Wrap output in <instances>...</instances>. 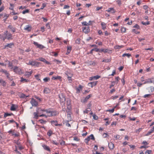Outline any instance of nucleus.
<instances>
[{"label":"nucleus","instance_id":"obj_22","mask_svg":"<svg viewBox=\"0 0 154 154\" xmlns=\"http://www.w3.org/2000/svg\"><path fill=\"white\" fill-rule=\"evenodd\" d=\"M19 96L21 98H24L26 97H28L29 96H26L25 94L23 93H20L19 94Z\"/></svg>","mask_w":154,"mask_h":154},{"label":"nucleus","instance_id":"obj_10","mask_svg":"<svg viewBox=\"0 0 154 154\" xmlns=\"http://www.w3.org/2000/svg\"><path fill=\"white\" fill-rule=\"evenodd\" d=\"M82 30L83 32L85 33H88L90 31L89 27L88 26L83 28Z\"/></svg>","mask_w":154,"mask_h":154},{"label":"nucleus","instance_id":"obj_46","mask_svg":"<svg viewBox=\"0 0 154 154\" xmlns=\"http://www.w3.org/2000/svg\"><path fill=\"white\" fill-rule=\"evenodd\" d=\"M110 60L109 59H104L103 60L102 62L108 63L110 62Z\"/></svg>","mask_w":154,"mask_h":154},{"label":"nucleus","instance_id":"obj_59","mask_svg":"<svg viewBox=\"0 0 154 154\" xmlns=\"http://www.w3.org/2000/svg\"><path fill=\"white\" fill-rule=\"evenodd\" d=\"M52 134V132L51 131H49L47 133V134L49 136H51V134Z\"/></svg>","mask_w":154,"mask_h":154},{"label":"nucleus","instance_id":"obj_16","mask_svg":"<svg viewBox=\"0 0 154 154\" xmlns=\"http://www.w3.org/2000/svg\"><path fill=\"white\" fill-rule=\"evenodd\" d=\"M108 146L109 148L110 149H113L114 148V144L111 142L109 143Z\"/></svg>","mask_w":154,"mask_h":154},{"label":"nucleus","instance_id":"obj_1","mask_svg":"<svg viewBox=\"0 0 154 154\" xmlns=\"http://www.w3.org/2000/svg\"><path fill=\"white\" fill-rule=\"evenodd\" d=\"M4 38H3V41H5L6 39L9 40L12 39V35L11 33H8L7 31H6L4 32Z\"/></svg>","mask_w":154,"mask_h":154},{"label":"nucleus","instance_id":"obj_26","mask_svg":"<svg viewBox=\"0 0 154 154\" xmlns=\"http://www.w3.org/2000/svg\"><path fill=\"white\" fill-rule=\"evenodd\" d=\"M29 81V80L26 79H24L23 77H21L20 82H28Z\"/></svg>","mask_w":154,"mask_h":154},{"label":"nucleus","instance_id":"obj_25","mask_svg":"<svg viewBox=\"0 0 154 154\" xmlns=\"http://www.w3.org/2000/svg\"><path fill=\"white\" fill-rule=\"evenodd\" d=\"M101 25L102 26V29L105 30L106 29V24L102 22Z\"/></svg>","mask_w":154,"mask_h":154},{"label":"nucleus","instance_id":"obj_60","mask_svg":"<svg viewBox=\"0 0 154 154\" xmlns=\"http://www.w3.org/2000/svg\"><path fill=\"white\" fill-rule=\"evenodd\" d=\"M80 39L79 38L77 39L75 41V42L77 44H79L80 43Z\"/></svg>","mask_w":154,"mask_h":154},{"label":"nucleus","instance_id":"obj_12","mask_svg":"<svg viewBox=\"0 0 154 154\" xmlns=\"http://www.w3.org/2000/svg\"><path fill=\"white\" fill-rule=\"evenodd\" d=\"M106 11L108 12H111L112 13H114L116 12V10L113 8H109L108 9L106 10Z\"/></svg>","mask_w":154,"mask_h":154},{"label":"nucleus","instance_id":"obj_33","mask_svg":"<svg viewBox=\"0 0 154 154\" xmlns=\"http://www.w3.org/2000/svg\"><path fill=\"white\" fill-rule=\"evenodd\" d=\"M131 56V54H126V53L122 55V57H125V56H127L128 58L129 57Z\"/></svg>","mask_w":154,"mask_h":154},{"label":"nucleus","instance_id":"obj_13","mask_svg":"<svg viewBox=\"0 0 154 154\" xmlns=\"http://www.w3.org/2000/svg\"><path fill=\"white\" fill-rule=\"evenodd\" d=\"M39 60L45 63L48 64H50L51 63L47 61L45 59L43 58H40L39 59Z\"/></svg>","mask_w":154,"mask_h":154},{"label":"nucleus","instance_id":"obj_57","mask_svg":"<svg viewBox=\"0 0 154 154\" xmlns=\"http://www.w3.org/2000/svg\"><path fill=\"white\" fill-rule=\"evenodd\" d=\"M67 105L68 106H70V101L69 100H68L67 101Z\"/></svg>","mask_w":154,"mask_h":154},{"label":"nucleus","instance_id":"obj_43","mask_svg":"<svg viewBox=\"0 0 154 154\" xmlns=\"http://www.w3.org/2000/svg\"><path fill=\"white\" fill-rule=\"evenodd\" d=\"M34 118L36 119H37L38 116V113L37 112H34Z\"/></svg>","mask_w":154,"mask_h":154},{"label":"nucleus","instance_id":"obj_52","mask_svg":"<svg viewBox=\"0 0 154 154\" xmlns=\"http://www.w3.org/2000/svg\"><path fill=\"white\" fill-rule=\"evenodd\" d=\"M54 62H56L57 63V64H60V63H61V61H59V60H54Z\"/></svg>","mask_w":154,"mask_h":154},{"label":"nucleus","instance_id":"obj_35","mask_svg":"<svg viewBox=\"0 0 154 154\" xmlns=\"http://www.w3.org/2000/svg\"><path fill=\"white\" fill-rule=\"evenodd\" d=\"M123 47V45H117L116 46H115L114 47V48L115 49H120L121 48H122Z\"/></svg>","mask_w":154,"mask_h":154},{"label":"nucleus","instance_id":"obj_24","mask_svg":"<svg viewBox=\"0 0 154 154\" xmlns=\"http://www.w3.org/2000/svg\"><path fill=\"white\" fill-rule=\"evenodd\" d=\"M82 88V86L80 85L79 86V87L76 88V93H79L80 92V90H81Z\"/></svg>","mask_w":154,"mask_h":154},{"label":"nucleus","instance_id":"obj_62","mask_svg":"<svg viewBox=\"0 0 154 154\" xmlns=\"http://www.w3.org/2000/svg\"><path fill=\"white\" fill-rule=\"evenodd\" d=\"M142 144H144V145H148V143L147 142H146L145 141H143L142 142Z\"/></svg>","mask_w":154,"mask_h":154},{"label":"nucleus","instance_id":"obj_44","mask_svg":"<svg viewBox=\"0 0 154 154\" xmlns=\"http://www.w3.org/2000/svg\"><path fill=\"white\" fill-rule=\"evenodd\" d=\"M91 111V109L90 108H88L87 109H86L84 111V113H88V112H89Z\"/></svg>","mask_w":154,"mask_h":154},{"label":"nucleus","instance_id":"obj_38","mask_svg":"<svg viewBox=\"0 0 154 154\" xmlns=\"http://www.w3.org/2000/svg\"><path fill=\"white\" fill-rule=\"evenodd\" d=\"M150 91H149V93H152L154 91V88L153 86H150L149 87Z\"/></svg>","mask_w":154,"mask_h":154},{"label":"nucleus","instance_id":"obj_34","mask_svg":"<svg viewBox=\"0 0 154 154\" xmlns=\"http://www.w3.org/2000/svg\"><path fill=\"white\" fill-rule=\"evenodd\" d=\"M10 7L9 8V9L12 11H14V5L13 4H12L11 3H10Z\"/></svg>","mask_w":154,"mask_h":154},{"label":"nucleus","instance_id":"obj_21","mask_svg":"<svg viewBox=\"0 0 154 154\" xmlns=\"http://www.w3.org/2000/svg\"><path fill=\"white\" fill-rule=\"evenodd\" d=\"M31 28L29 25H27L24 28V29L28 31H30L31 30Z\"/></svg>","mask_w":154,"mask_h":154},{"label":"nucleus","instance_id":"obj_17","mask_svg":"<svg viewBox=\"0 0 154 154\" xmlns=\"http://www.w3.org/2000/svg\"><path fill=\"white\" fill-rule=\"evenodd\" d=\"M147 83H152L154 82V79H146Z\"/></svg>","mask_w":154,"mask_h":154},{"label":"nucleus","instance_id":"obj_45","mask_svg":"<svg viewBox=\"0 0 154 154\" xmlns=\"http://www.w3.org/2000/svg\"><path fill=\"white\" fill-rule=\"evenodd\" d=\"M93 78H94V79H97L100 78V76L99 75H97L95 76H94L93 77Z\"/></svg>","mask_w":154,"mask_h":154},{"label":"nucleus","instance_id":"obj_49","mask_svg":"<svg viewBox=\"0 0 154 154\" xmlns=\"http://www.w3.org/2000/svg\"><path fill=\"white\" fill-rule=\"evenodd\" d=\"M89 137H90V139L92 140H94L95 138L93 134H91L89 136Z\"/></svg>","mask_w":154,"mask_h":154},{"label":"nucleus","instance_id":"obj_4","mask_svg":"<svg viewBox=\"0 0 154 154\" xmlns=\"http://www.w3.org/2000/svg\"><path fill=\"white\" fill-rule=\"evenodd\" d=\"M85 63H86L88 65H92L95 66L96 65L97 63L94 61H92L91 60H88L85 62Z\"/></svg>","mask_w":154,"mask_h":154},{"label":"nucleus","instance_id":"obj_29","mask_svg":"<svg viewBox=\"0 0 154 154\" xmlns=\"http://www.w3.org/2000/svg\"><path fill=\"white\" fill-rule=\"evenodd\" d=\"M10 109L11 111H15L16 110L15 105L14 104H12Z\"/></svg>","mask_w":154,"mask_h":154},{"label":"nucleus","instance_id":"obj_42","mask_svg":"<svg viewBox=\"0 0 154 154\" xmlns=\"http://www.w3.org/2000/svg\"><path fill=\"white\" fill-rule=\"evenodd\" d=\"M46 4L45 3H43L42 4V6L41 8L40 9L41 10L43 9V8L46 6Z\"/></svg>","mask_w":154,"mask_h":154},{"label":"nucleus","instance_id":"obj_8","mask_svg":"<svg viewBox=\"0 0 154 154\" xmlns=\"http://www.w3.org/2000/svg\"><path fill=\"white\" fill-rule=\"evenodd\" d=\"M112 51L108 49H101L100 50V52H103L105 53H111Z\"/></svg>","mask_w":154,"mask_h":154},{"label":"nucleus","instance_id":"obj_56","mask_svg":"<svg viewBox=\"0 0 154 154\" xmlns=\"http://www.w3.org/2000/svg\"><path fill=\"white\" fill-rule=\"evenodd\" d=\"M35 77L37 80H40V79H39V75H35Z\"/></svg>","mask_w":154,"mask_h":154},{"label":"nucleus","instance_id":"obj_47","mask_svg":"<svg viewBox=\"0 0 154 154\" xmlns=\"http://www.w3.org/2000/svg\"><path fill=\"white\" fill-rule=\"evenodd\" d=\"M29 12V10L28 9H26L25 10L23 11L22 12V13L23 14H25L26 13H28Z\"/></svg>","mask_w":154,"mask_h":154},{"label":"nucleus","instance_id":"obj_19","mask_svg":"<svg viewBox=\"0 0 154 154\" xmlns=\"http://www.w3.org/2000/svg\"><path fill=\"white\" fill-rule=\"evenodd\" d=\"M72 50L71 46H68L67 47V52L66 53V54L68 55L71 52Z\"/></svg>","mask_w":154,"mask_h":154},{"label":"nucleus","instance_id":"obj_27","mask_svg":"<svg viewBox=\"0 0 154 154\" xmlns=\"http://www.w3.org/2000/svg\"><path fill=\"white\" fill-rule=\"evenodd\" d=\"M32 73V72H26L25 73L24 75V76H27V77H29L31 75Z\"/></svg>","mask_w":154,"mask_h":154},{"label":"nucleus","instance_id":"obj_11","mask_svg":"<svg viewBox=\"0 0 154 154\" xmlns=\"http://www.w3.org/2000/svg\"><path fill=\"white\" fill-rule=\"evenodd\" d=\"M97 84V82H91L88 83V85L89 86L91 87V88H92L94 86H95Z\"/></svg>","mask_w":154,"mask_h":154},{"label":"nucleus","instance_id":"obj_14","mask_svg":"<svg viewBox=\"0 0 154 154\" xmlns=\"http://www.w3.org/2000/svg\"><path fill=\"white\" fill-rule=\"evenodd\" d=\"M14 45V44L13 43H10L8 44L7 45H5V46L4 48H11L12 46Z\"/></svg>","mask_w":154,"mask_h":154},{"label":"nucleus","instance_id":"obj_58","mask_svg":"<svg viewBox=\"0 0 154 154\" xmlns=\"http://www.w3.org/2000/svg\"><path fill=\"white\" fill-rule=\"evenodd\" d=\"M44 149L47 150V151H49L50 150V149H49V147L47 146H45L44 147Z\"/></svg>","mask_w":154,"mask_h":154},{"label":"nucleus","instance_id":"obj_28","mask_svg":"<svg viewBox=\"0 0 154 154\" xmlns=\"http://www.w3.org/2000/svg\"><path fill=\"white\" fill-rule=\"evenodd\" d=\"M44 91L45 93L46 94H48L50 92V90L49 88H45Z\"/></svg>","mask_w":154,"mask_h":154},{"label":"nucleus","instance_id":"obj_18","mask_svg":"<svg viewBox=\"0 0 154 154\" xmlns=\"http://www.w3.org/2000/svg\"><path fill=\"white\" fill-rule=\"evenodd\" d=\"M8 28L11 29V30L13 32H15L16 30L15 28L13 27L11 25H9L8 26Z\"/></svg>","mask_w":154,"mask_h":154},{"label":"nucleus","instance_id":"obj_63","mask_svg":"<svg viewBox=\"0 0 154 154\" xmlns=\"http://www.w3.org/2000/svg\"><path fill=\"white\" fill-rule=\"evenodd\" d=\"M69 8V5H66L64 6L63 8L64 9H68V8Z\"/></svg>","mask_w":154,"mask_h":154},{"label":"nucleus","instance_id":"obj_20","mask_svg":"<svg viewBox=\"0 0 154 154\" xmlns=\"http://www.w3.org/2000/svg\"><path fill=\"white\" fill-rule=\"evenodd\" d=\"M0 83L3 86H6V82L3 80L0 79Z\"/></svg>","mask_w":154,"mask_h":154},{"label":"nucleus","instance_id":"obj_3","mask_svg":"<svg viewBox=\"0 0 154 154\" xmlns=\"http://www.w3.org/2000/svg\"><path fill=\"white\" fill-rule=\"evenodd\" d=\"M0 72L4 73L6 75L7 78L9 80H11V79L9 77L10 75L9 73L6 70L2 69L0 70Z\"/></svg>","mask_w":154,"mask_h":154},{"label":"nucleus","instance_id":"obj_40","mask_svg":"<svg viewBox=\"0 0 154 154\" xmlns=\"http://www.w3.org/2000/svg\"><path fill=\"white\" fill-rule=\"evenodd\" d=\"M67 116L68 119L70 121H71L72 119V118L70 113H68L67 114Z\"/></svg>","mask_w":154,"mask_h":154},{"label":"nucleus","instance_id":"obj_55","mask_svg":"<svg viewBox=\"0 0 154 154\" xmlns=\"http://www.w3.org/2000/svg\"><path fill=\"white\" fill-rule=\"evenodd\" d=\"M151 94H146L144 95L143 97L144 98H146L147 97H148L151 96Z\"/></svg>","mask_w":154,"mask_h":154},{"label":"nucleus","instance_id":"obj_30","mask_svg":"<svg viewBox=\"0 0 154 154\" xmlns=\"http://www.w3.org/2000/svg\"><path fill=\"white\" fill-rule=\"evenodd\" d=\"M91 97V95H89L86 96L85 99L84 100V101L83 102H85L87 101V100L90 98Z\"/></svg>","mask_w":154,"mask_h":154},{"label":"nucleus","instance_id":"obj_6","mask_svg":"<svg viewBox=\"0 0 154 154\" xmlns=\"http://www.w3.org/2000/svg\"><path fill=\"white\" fill-rule=\"evenodd\" d=\"M33 44L35 45L38 48L40 49H42L45 48V47L43 45H42L39 44H38V43L35 42H33Z\"/></svg>","mask_w":154,"mask_h":154},{"label":"nucleus","instance_id":"obj_5","mask_svg":"<svg viewBox=\"0 0 154 154\" xmlns=\"http://www.w3.org/2000/svg\"><path fill=\"white\" fill-rule=\"evenodd\" d=\"M60 101L61 102L63 103L65 101V97L63 94H61L59 95Z\"/></svg>","mask_w":154,"mask_h":154},{"label":"nucleus","instance_id":"obj_64","mask_svg":"<svg viewBox=\"0 0 154 154\" xmlns=\"http://www.w3.org/2000/svg\"><path fill=\"white\" fill-rule=\"evenodd\" d=\"M134 27L136 28L137 29H139L140 28L139 26L137 24H136L135 25H134Z\"/></svg>","mask_w":154,"mask_h":154},{"label":"nucleus","instance_id":"obj_50","mask_svg":"<svg viewBox=\"0 0 154 154\" xmlns=\"http://www.w3.org/2000/svg\"><path fill=\"white\" fill-rule=\"evenodd\" d=\"M152 152L151 150H147L145 152V153L146 154H150Z\"/></svg>","mask_w":154,"mask_h":154},{"label":"nucleus","instance_id":"obj_39","mask_svg":"<svg viewBox=\"0 0 154 154\" xmlns=\"http://www.w3.org/2000/svg\"><path fill=\"white\" fill-rule=\"evenodd\" d=\"M116 106H115L114 108H112L111 109H109L108 110H107V111L111 113H112L114 112V109L115 108H116Z\"/></svg>","mask_w":154,"mask_h":154},{"label":"nucleus","instance_id":"obj_51","mask_svg":"<svg viewBox=\"0 0 154 154\" xmlns=\"http://www.w3.org/2000/svg\"><path fill=\"white\" fill-rule=\"evenodd\" d=\"M11 115V114H9L8 113H6L5 114H4V117L5 118L6 117L8 116H10Z\"/></svg>","mask_w":154,"mask_h":154},{"label":"nucleus","instance_id":"obj_48","mask_svg":"<svg viewBox=\"0 0 154 154\" xmlns=\"http://www.w3.org/2000/svg\"><path fill=\"white\" fill-rule=\"evenodd\" d=\"M121 31L122 32H125L126 31V28L122 27L121 29Z\"/></svg>","mask_w":154,"mask_h":154},{"label":"nucleus","instance_id":"obj_15","mask_svg":"<svg viewBox=\"0 0 154 154\" xmlns=\"http://www.w3.org/2000/svg\"><path fill=\"white\" fill-rule=\"evenodd\" d=\"M31 103L32 105L36 106L38 105L37 102L34 99H32L31 101Z\"/></svg>","mask_w":154,"mask_h":154},{"label":"nucleus","instance_id":"obj_53","mask_svg":"<svg viewBox=\"0 0 154 154\" xmlns=\"http://www.w3.org/2000/svg\"><path fill=\"white\" fill-rule=\"evenodd\" d=\"M93 118L95 120H97L98 119V117L97 116L94 114L93 115Z\"/></svg>","mask_w":154,"mask_h":154},{"label":"nucleus","instance_id":"obj_23","mask_svg":"<svg viewBox=\"0 0 154 154\" xmlns=\"http://www.w3.org/2000/svg\"><path fill=\"white\" fill-rule=\"evenodd\" d=\"M82 24L84 25L88 26V25L91 24V21H90L88 23L85 21L82 23Z\"/></svg>","mask_w":154,"mask_h":154},{"label":"nucleus","instance_id":"obj_41","mask_svg":"<svg viewBox=\"0 0 154 154\" xmlns=\"http://www.w3.org/2000/svg\"><path fill=\"white\" fill-rule=\"evenodd\" d=\"M141 23H142L143 25H148L149 24V23L148 21H147L146 22H142Z\"/></svg>","mask_w":154,"mask_h":154},{"label":"nucleus","instance_id":"obj_36","mask_svg":"<svg viewBox=\"0 0 154 154\" xmlns=\"http://www.w3.org/2000/svg\"><path fill=\"white\" fill-rule=\"evenodd\" d=\"M61 78V77L60 76H57V77L53 76L52 78V79H60Z\"/></svg>","mask_w":154,"mask_h":154},{"label":"nucleus","instance_id":"obj_9","mask_svg":"<svg viewBox=\"0 0 154 154\" xmlns=\"http://www.w3.org/2000/svg\"><path fill=\"white\" fill-rule=\"evenodd\" d=\"M56 115V113L54 112L50 111L46 115L47 118L48 117H50L54 116Z\"/></svg>","mask_w":154,"mask_h":154},{"label":"nucleus","instance_id":"obj_7","mask_svg":"<svg viewBox=\"0 0 154 154\" xmlns=\"http://www.w3.org/2000/svg\"><path fill=\"white\" fill-rule=\"evenodd\" d=\"M28 65H30L32 66H34L35 65H37L38 64V63H36L35 61H31L30 60L28 63H27Z\"/></svg>","mask_w":154,"mask_h":154},{"label":"nucleus","instance_id":"obj_61","mask_svg":"<svg viewBox=\"0 0 154 154\" xmlns=\"http://www.w3.org/2000/svg\"><path fill=\"white\" fill-rule=\"evenodd\" d=\"M120 136L119 135H117L115 137L116 138V140L119 139L120 138Z\"/></svg>","mask_w":154,"mask_h":154},{"label":"nucleus","instance_id":"obj_31","mask_svg":"<svg viewBox=\"0 0 154 154\" xmlns=\"http://www.w3.org/2000/svg\"><path fill=\"white\" fill-rule=\"evenodd\" d=\"M90 140V137L88 136L87 138H86L85 140V142L86 143L88 144V142Z\"/></svg>","mask_w":154,"mask_h":154},{"label":"nucleus","instance_id":"obj_2","mask_svg":"<svg viewBox=\"0 0 154 154\" xmlns=\"http://www.w3.org/2000/svg\"><path fill=\"white\" fill-rule=\"evenodd\" d=\"M13 71L14 72L19 75H21L23 74V72L21 69L17 66H14Z\"/></svg>","mask_w":154,"mask_h":154},{"label":"nucleus","instance_id":"obj_32","mask_svg":"<svg viewBox=\"0 0 154 154\" xmlns=\"http://www.w3.org/2000/svg\"><path fill=\"white\" fill-rule=\"evenodd\" d=\"M51 124L53 125H54L55 126H57V121H53L51 122Z\"/></svg>","mask_w":154,"mask_h":154},{"label":"nucleus","instance_id":"obj_37","mask_svg":"<svg viewBox=\"0 0 154 154\" xmlns=\"http://www.w3.org/2000/svg\"><path fill=\"white\" fill-rule=\"evenodd\" d=\"M50 80V79L48 77H46L43 79V80L45 82H47Z\"/></svg>","mask_w":154,"mask_h":154},{"label":"nucleus","instance_id":"obj_54","mask_svg":"<svg viewBox=\"0 0 154 154\" xmlns=\"http://www.w3.org/2000/svg\"><path fill=\"white\" fill-rule=\"evenodd\" d=\"M132 31L134 32L136 34H139L140 33V32L137 31L136 29H132Z\"/></svg>","mask_w":154,"mask_h":154}]
</instances>
